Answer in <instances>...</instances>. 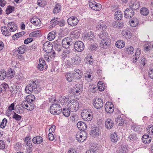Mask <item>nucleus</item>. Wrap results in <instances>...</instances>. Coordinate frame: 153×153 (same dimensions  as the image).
<instances>
[{"instance_id": "f257e3e1", "label": "nucleus", "mask_w": 153, "mask_h": 153, "mask_svg": "<svg viewBox=\"0 0 153 153\" xmlns=\"http://www.w3.org/2000/svg\"><path fill=\"white\" fill-rule=\"evenodd\" d=\"M39 87V82L38 80H32V81H30V82H29L28 85L26 87L25 90L28 94H30L33 91L36 94H38L41 90Z\"/></svg>"}, {"instance_id": "f03ea898", "label": "nucleus", "mask_w": 153, "mask_h": 153, "mask_svg": "<svg viewBox=\"0 0 153 153\" xmlns=\"http://www.w3.org/2000/svg\"><path fill=\"white\" fill-rule=\"evenodd\" d=\"M68 109L72 112H76L79 108V103L75 100H70L68 104Z\"/></svg>"}, {"instance_id": "7ed1b4c3", "label": "nucleus", "mask_w": 153, "mask_h": 153, "mask_svg": "<svg viewBox=\"0 0 153 153\" xmlns=\"http://www.w3.org/2000/svg\"><path fill=\"white\" fill-rule=\"evenodd\" d=\"M50 110L51 113L53 115L60 114L62 112V108L60 105L56 103L52 104L50 106Z\"/></svg>"}, {"instance_id": "20e7f679", "label": "nucleus", "mask_w": 153, "mask_h": 153, "mask_svg": "<svg viewBox=\"0 0 153 153\" xmlns=\"http://www.w3.org/2000/svg\"><path fill=\"white\" fill-rule=\"evenodd\" d=\"M87 134L85 131H81L77 132L76 138L79 142H82L86 139Z\"/></svg>"}, {"instance_id": "39448f33", "label": "nucleus", "mask_w": 153, "mask_h": 153, "mask_svg": "<svg viewBox=\"0 0 153 153\" xmlns=\"http://www.w3.org/2000/svg\"><path fill=\"white\" fill-rule=\"evenodd\" d=\"M94 107L97 109L101 108L103 105V102L102 99L96 97L94 100L93 103Z\"/></svg>"}, {"instance_id": "423d86ee", "label": "nucleus", "mask_w": 153, "mask_h": 153, "mask_svg": "<svg viewBox=\"0 0 153 153\" xmlns=\"http://www.w3.org/2000/svg\"><path fill=\"white\" fill-rule=\"evenodd\" d=\"M94 37V33L92 31H90L85 33L82 36V38L84 40L86 41L87 40H88L89 41H93Z\"/></svg>"}, {"instance_id": "0eeeda50", "label": "nucleus", "mask_w": 153, "mask_h": 153, "mask_svg": "<svg viewBox=\"0 0 153 153\" xmlns=\"http://www.w3.org/2000/svg\"><path fill=\"white\" fill-rule=\"evenodd\" d=\"M67 21L68 24L72 26H76L79 22L77 18L74 16H72L68 18Z\"/></svg>"}, {"instance_id": "6e6552de", "label": "nucleus", "mask_w": 153, "mask_h": 153, "mask_svg": "<svg viewBox=\"0 0 153 153\" xmlns=\"http://www.w3.org/2000/svg\"><path fill=\"white\" fill-rule=\"evenodd\" d=\"M81 116L82 118L85 120L89 121L91 120L92 119L91 114L88 112V111L83 110L81 114Z\"/></svg>"}, {"instance_id": "1a4fd4ad", "label": "nucleus", "mask_w": 153, "mask_h": 153, "mask_svg": "<svg viewBox=\"0 0 153 153\" xmlns=\"http://www.w3.org/2000/svg\"><path fill=\"white\" fill-rule=\"evenodd\" d=\"M134 14V10L132 9L127 8L124 11V17L126 18L129 19L133 17Z\"/></svg>"}, {"instance_id": "9d476101", "label": "nucleus", "mask_w": 153, "mask_h": 153, "mask_svg": "<svg viewBox=\"0 0 153 153\" xmlns=\"http://www.w3.org/2000/svg\"><path fill=\"white\" fill-rule=\"evenodd\" d=\"M140 2L138 1H131L129 4L130 8L133 10H135L139 9L140 7Z\"/></svg>"}, {"instance_id": "9b49d317", "label": "nucleus", "mask_w": 153, "mask_h": 153, "mask_svg": "<svg viewBox=\"0 0 153 153\" xmlns=\"http://www.w3.org/2000/svg\"><path fill=\"white\" fill-rule=\"evenodd\" d=\"M7 27L10 32H14L17 29V27L16 23L14 22H8Z\"/></svg>"}, {"instance_id": "f8f14e48", "label": "nucleus", "mask_w": 153, "mask_h": 153, "mask_svg": "<svg viewBox=\"0 0 153 153\" xmlns=\"http://www.w3.org/2000/svg\"><path fill=\"white\" fill-rule=\"evenodd\" d=\"M111 44L110 41L109 40H108L107 39H102L100 43V48H108L109 47Z\"/></svg>"}, {"instance_id": "ddd939ff", "label": "nucleus", "mask_w": 153, "mask_h": 153, "mask_svg": "<svg viewBox=\"0 0 153 153\" xmlns=\"http://www.w3.org/2000/svg\"><path fill=\"white\" fill-rule=\"evenodd\" d=\"M74 71V72L72 74L73 77L77 79L81 78L82 75V71L79 69H75Z\"/></svg>"}, {"instance_id": "4468645a", "label": "nucleus", "mask_w": 153, "mask_h": 153, "mask_svg": "<svg viewBox=\"0 0 153 153\" xmlns=\"http://www.w3.org/2000/svg\"><path fill=\"white\" fill-rule=\"evenodd\" d=\"M72 62L75 65L79 64L82 61V57L80 55L76 54L71 58Z\"/></svg>"}, {"instance_id": "2eb2a0df", "label": "nucleus", "mask_w": 153, "mask_h": 153, "mask_svg": "<svg viewBox=\"0 0 153 153\" xmlns=\"http://www.w3.org/2000/svg\"><path fill=\"white\" fill-rule=\"evenodd\" d=\"M113 126L114 123L111 119L108 118L106 120L105 122V126L106 128L110 129L112 128Z\"/></svg>"}, {"instance_id": "dca6fc26", "label": "nucleus", "mask_w": 153, "mask_h": 153, "mask_svg": "<svg viewBox=\"0 0 153 153\" xmlns=\"http://www.w3.org/2000/svg\"><path fill=\"white\" fill-rule=\"evenodd\" d=\"M77 126L79 130L82 131H85L87 128L86 123L82 121L79 122L77 123Z\"/></svg>"}, {"instance_id": "f3484780", "label": "nucleus", "mask_w": 153, "mask_h": 153, "mask_svg": "<svg viewBox=\"0 0 153 153\" xmlns=\"http://www.w3.org/2000/svg\"><path fill=\"white\" fill-rule=\"evenodd\" d=\"M112 26L114 28L121 29L124 26L123 23L121 22L114 21L112 23Z\"/></svg>"}, {"instance_id": "a211bd4d", "label": "nucleus", "mask_w": 153, "mask_h": 153, "mask_svg": "<svg viewBox=\"0 0 153 153\" xmlns=\"http://www.w3.org/2000/svg\"><path fill=\"white\" fill-rule=\"evenodd\" d=\"M122 33L124 37L127 40L129 39L132 36L131 33L127 30H124Z\"/></svg>"}, {"instance_id": "6ab92c4d", "label": "nucleus", "mask_w": 153, "mask_h": 153, "mask_svg": "<svg viewBox=\"0 0 153 153\" xmlns=\"http://www.w3.org/2000/svg\"><path fill=\"white\" fill-rule=\"evenodd\" d=\"M100 132L99 131V128L97 127H94L91 130L90 134L93 137L94 136L96 137L99 135V133Z\"/></svg>"}, {"instance_id": "aec40b11", "label": "nucleus", "mask_w": 153, "mask_h": 153, "mask_svg": "<svg viewBox=\"0 0 153 153\" xmlns=\"http://www.w3.org/2000/svg\"><path fill=\"white\" fill-rule=\"evenodd\" d=\"M142 141L143 142L146 144L149 143L152 140L151 137H149L148 134H144L142 137Z\"/></svg>"}, {"instance_id": "412c9836", "label": "nucleus", "mask_w": 153, "mask_h": 153, "mask_svg": "<svg viewBox=\"0 0 153 153\" xmlns=\"http://www.w3.org/2000/svg\"><path fill=\"white\" fill-rule=\"evenodd\" d=\"M62 8V6L59 3L56 4L53 9V13L55 14L57 13L60 12Z\"/></svg>"}, {"instance_id": "4be33fe9", "label": "nucleus", "mask_w": 153, "mask_h": 153, "mask_svg": "<svg viewBox=\"0 0 153 153\" xmlns=\"http://www.w3.org/2000/svg\"><path fill=\"white\" fill-rule=\"evenodd\" d=\"M6 77L8 79H10L13 78L15 75V73L14 70L12 69H10L6 72Z\"/></svg>"}, {"instance_id": "5701e85b", "label": "nucleus", "mask_w": 153, "mask_h": 153, "mask_svg": "<svg viewBox=\"0 0 153 153\" xmlns=\"http://www.w3.org/2000/svg\"><path fill=\"white\" fill-rule=\"evenodd\" d=\"M32 141L35 144H40L43 142V139L41 137L38 136L34 137L32 140Z\"/></svg>"}, {"instance_id": "b1692460", "label": "nucleus", "mask_w": 153, "mask_h": 153, "mask_svg": "<svg viewBox=\"0 0 153 153\" xmlns=\"http://www.w3.org/2000/svg\"><path fill=\"white\" fill-rule=\"evenodd\" d=\"M1 30L2 34L5 36H9L11 35V33L6 26L2 27Z\"/></svg>"}, {"instance_id": "393cba45", "label": "nucleus", "mask_w": 153, "mask_h": 153, "mask_svg": "<svg viewBox=\"0 0 153 153\" xmlns=\"http://www.w3.org/2000/svg\"><path fill=\"white\" fill-rule=\"evenodd\" d=\"M68 49L69 48H65V49L63 51L62 56V60H64L65 57H69L70 56V53H71V52Z\"/></svg>"}, {"instance_id": "a878e982", "label": "nucleus", "mask_w": 153, "mask_h": 153, "mask_svg": "<svg viewBox=\"0 0 153 153\" xmlns=\"http://www.w3.org/2000/svg\"><path fill=\"white\" fill-rule=\"evenodd\" d=\"M114 19L116 20H120L123 17V15L120 10H118L114 14Z\"/></svg>"}, {"instance_id": "bb28decb", "label": "nucleus", "mask_w": 153, "mask_h": 153, "mask_svg": "<svg viewBox=\"0 0 153 153\" xmlns=\"http://www.w3.org/2000/svg\"><path fill=\"white\" fill-rule=\"evenodd\" d=\"M115 45L117 48H123L125 46V43L123 40H120L117 41Z\"/></svg>"}, {"instance_id": "cd10ccee", "label": "nucleus", "mask_w": 153, "mask_h": 153, "mask_svg": "<svg viewBox=\"0 0 153 153\" xmlns=\"http://www.w3.org/2000/svg\"><path fill=\"white\" fill-rule=\"evenodd\" d=\"M35 99V97L33 95L30 94L26 97V101L28 104H29L33 102Z\"/></svg>"}, {"instance_id": "c85d7f7f", "label": "nucleus", "mask_w": 153, "mask_h": 153, "mask_svg": "<svg viewBox=\"0 0 153 153\" xmlns=\"http://www.w3.org/2000/svg\"><path fill=\"white\" fill-rule=\"evenodd\" d=\"M25 33L26 32L24 31L17 33L12 36V38L14 40H15L19 37H20L22 36L25 35Z\"/></svg>"}, {"instance_id": "c756f323", "label": "nucleus", "mask_w": 153, "mask_h": 153, "mask_svg": "<svg viewBox=\"0 0 153 153\" xmlns=\"http://www.w3.org/2000/svg\"><path fill=\"white\" fill-rule=\"evenodd\" d=\"M84 43L81 41H77L74 45V48H84Z\"/></svg>"}, {"instance_id": "7c9ffc66", "label": "nucleus", "mask_w": 153, "mask_h": 153, "mask_svg": "<svg viewBox=\"0 0 153 153\" xmlns=\"http://www.w3.org/2000/svg\"><path fill=\"white\" fill-rule=\"evenodd\" d=\"M15 8L14 7L11 5L7 6L5 10L6 14L9 15L13 12L14 11Z\"/></svg>"}, {"instance_id": "2f4dec72", "label": "nucleus", "mask_w": 153, "mask_h": 153, "mask_svg": "<svg viewBox=\"0 0 153 153\" xmlns=\"http://www.w3.org/2000/svg\"><path fill=\"white\" fill-rule=\"evenodd\" d=\"M71 111L68 108H64L62 110V113L64 116L66 117H68L70 116Z\"/></svg>"}, {"instance_id": "473e14b6", "label": "nucleus", "mask_w": 153, "mask_h": 153, "mask_svg": "<svg viewBox=\"0 0 153 153\" xmlns=\"http://www.w3.org/2000/svg\"><path fill=\"white\" fill-rule=\"evenodd\" d=\"M140 13L143 16H146L149 13V10L146 7H143L140 9Z\"/></svg>"}, {"instance_id": "72a5a7b5", "label": "nucleus", "mask_w": 153, "mask_h": 153, "mask_svg": "<svg viewBox=\"0 0 153 153\" xmlns=\"http://www.w3.org/2000/svg\"><path fill=\"white\" fill-rule=\"evenodd\" d=\"M56 34V33L55 32L52 31L48 33V39L49 40H52L55 38Z\"/></svg>"}, {"instance_id": "f704fd0d", "label": "nucleus", "mask_w": 153, "mask_h": 153, "mask_svg": "<svg viewBox=\"0 0 153 153\" xmlns=\"http://www.w3.org/2000/svg\"><path fill=\"white\" fill-rule=\"evenodd\" d=\"M37 4L41 7H44L47 4L45 0H37Z\"/></svg>"}, {"instance_id": "c9c22d12", "label": "nucleus", "mask_w": 153, "mask_h": 153, "mask_svg": "<svg viewBox=\"0 0 153 153\" xmlns=\"http://www.w3.org/2000/svg\"><path fill=\"white\" fill-rule=\"evenodd\" d=\"M111 140L113 143L116 142L118 140V136L116 133L114 132L111 135Z\"/></svg>"}, {"instance_id": "e433bc0d", "label": "nucleus", "mask_w": 153, "mask_h": 153, "mask_svg": "<svg viewBox=\"0 0 153 153\" xmlns=\"http://www.w3.org/2000/svg\"><path fill=\"white\" fill-rule=\"evenodd\" d=\"M115 120L117 123H119L118 124L119 126H122L124 124L125 121L120 116L117 117Z\"/></svg>"}, {"instance_id": "4c0bfd02", "label": "nucleus", "mask_w": 153, "mask_h": 153, "mask_svg": "<svg viewBox=\"0 0 153 153\" xmlns=\"http://www.w3.org/2000/svg\"><path fill=\"white\" fill-rule=\"evenodd\" d=\"M6 76V71L4 69L0 70V79L4 80Z\"/></svg>"}, {"instance_id": "58836bf2", "label": "nucleus", "mask_w": 153, "mask_h": 153, "mask_svg": "<svg viewBox=\"0 0 153 153\" xmlns=\"http://www.w3.org/2000/svg\"><path fill=\"white\" fill-rule=\"evenodd\" d=\"M137 20V19L135 18L134 19V20H131V22L130 21L131 26L133 27H136L139 23L138 21Z\"/></svg>"}, {"instance_id": "ea45409f", "label": "nucleus", "mask_w": 153, "mask_h": 153, "mask_svg": "<svg viewBox=\"0 0 153 153\" xmlns=\"http://www.w3.org/2000/svg\"><path fill=\"white\" fill-rule=\"evenodd\" d=\"M147 131L149 135H153V125H149L146 128Z\"/></svg>"}, {"instance_id": "a19ab883", "label": "nucleus", "mask_w": 153, "mask_h": 153, "mask_svg": "<svg viewBox=\"0 0 153 153\" xmlns=\"http://www.w3.org/2000/svg\"><path fill=\"white\" fill-rule=\"evenodd\" d=\"M72 75V74L71 73L67 74L65 75V78L69 82L73 81L74 78Z\"/></svg>"}, {"instance_id": "79ce46f5", "label": "nucleus", "mask_w": 153, "mask_h": 153, "mask_svg": "<svg viewBox=\"0 0 153 153\" xmlns=\"http://www.w3.org/2000/svg\"><path fill=\"white\" fill-rule=\"evenodd\" d=\"M40 32L39 30H36L33 32L29 35V36L31 37L39 36Z\"/></svg>"}, {"instance_id": "37998d69", "label": "nucleus", "mask_w": 153, "mask_h": 153, "mask_svg": "<svg viewBox=\"0 0 153 153\" xmlns=\"http://www.w3.org/2000/svg\"><path fill=\"white\" fill-rule=\"evenodd\" d=\"M107 34L105 31H101L99 35V37L102 39H107Z\"/></svg>"}, {"instance_id": "c03bdc74", "label": "nucleus", "mask_w": 153, "mask_h": 153, "mask_svg": "<svg viewBox=\"0 0 153 153\" xmlns=\"http://www.w3.org/2000/svg\"><path fill=\"white\" fill-rule=\"evenodd\" d=\"M128 138L130 141H134L137 139V135L135 133L131 134L128 136Z\"/></svg>"}, {"instance_id": "a18cd8bd", "label": "nucleus", "mask_w": 153, "mask_h": 153, "mask_svg": "<svg viewBox=\"0 0 153 153\" xmlns=\"http://www.w3.org/2000/svg\"><path fill=\"white\" fill-rule=\"evenodd\" d=\"M102 6L101 5L100 3H97L96 2L94 5V8L93 10L98 11L100 10L102 8Z\"/></svg>"}, {"instance_id": "49530a36", "label": "nucleus", "mask_w": 153, "mask_h": 153, "mask_svg": "<svg viewBox=\"0 0 153 153\" xmlns=\"http://www.w3.org/2000/svg\"><path fill=\"white\" fill-rule=\"evenodd\" d=\"M53 48V45L50 42L47 41L45 42L43 44V48Z\"/></svg>"}, {"instance_id": "de8ad7c7", "label": "nucleus", "mask_w": 153, "mask_h": 153, "mask_svg": "<svg viewBox=\"0 0 153 153\" xmlns=\"http://www.w3.org/2000/svg\"><path fill=\"white\" fill-rule=\"evenodd\" d=\"M131 129L138 133L140 132L141 130V129L139 126L135 125L133 126H132Z\"/></svg>"}, {"instance_id": "09e8293b", "label": "nucleus", "mask_w": 153, "mask_h": 153, "mask_svg": "<svg viewBox=\"0 0 153 153\" xmlns=\"http://www.w3.org/2000/svg\"><path fill=\"white\" fill-rule=\"evenodd\" d=\"M72 34L75 38H78L80 35V32L78 30H74L72 32Z\"/></svg>"}, {"instance_id": "8fccbe9b", "label": "nucleus", "mask_w": 153, "mask_h": 153, "mask_svg": "<svg viewBox=\"0 0 153 153\" xmlns=\"http://www.w3.org/2000/svg\"><path fill=\"white\" fill-rule=\"evenodd\" d=\"M7 122V120L6 119L4 118L1 122V124L0 127L2 128H4L6 126V124Z\"/></svg>"}, {"instance_id": "3c124183", "label": "nucleus", "mask_w": 153, "mask_h": 153, "mask_svg": "<svg viewBox=\"0 0 153 153\" xmlns=\"http://www.w3.org/2000/svg\"><path fill=\"white\" fill-rule=\"evenodd\" d=\"M47 65H43L41 64H38V68L40 71L45 70L47 68Z\"/></svg>"}, {"instance_id": "603ef678", "label": "nucleus", "mask_w": 153, "mask_h": 153, "mask_svg": "<svg viewBox=\"0 0 153 153\" xmlns=\"http://www.w3.org/2000/svg\"><path fill=\"white\" fill-rule=\"evenodd\" d=\"M13 113H14V114L13 117V118L17 121H19L22 118V116L18 114L14 111H13Z\"/></svg>"}, {"instance_id": "864d4df0", "label": "nucleus", "mask_w": 153, "mask_h": 153, "mask_svg": "<svg viewBox=\"0 0 153 153\" xmlns=\"http://www.w3.org/2000/svg\"><path fill=\"white\" fill-rule=\"evenodd\" d=\"M69 99H67L66 97H63L62 98L60 101L61 104L63 105L67 104L69 101Z\"/></svg>"}, {"instance_id": "5fc2aeb1", "label": "nucleus", "mask_w": 153, "mask_h": 153, "mask_svg": "<svg viewBox=\"0 0 153 153\" xmlns=\"http://www.w3.org/2000/svg\"><path fill=\"white\" fill-rule=\"evenodd\" d=\"M96 2L94 0H90L89 1V6L93 10L94 8V5L95 4Z\"/></svg>"}, {"instance_id": "6e6d98bb", "label": "nucleus", "mask_w": 153, "mask_h": 153, "mask_svg": "<svg viewBox=\"0 0 153 153\" xmlns=\"http://www.w3.org/2000/svg\"><path fill=\"white\" fill-rule=\"evenodd\" d=\"M113 105H112L110 107H109V108L106 109V111L108 113H111L114 111V107L113 106Z\"/></svg>"}, {"instance_id": "4d7b16f0", "label": "nucleus", "mask_w": 153, "mask_h": 153, "mask_svg": "<svg viewBox=\"0 0 153 153\" xmlns=\"http://www.w3.org/2000/svg\"><path fill=\"white\" fill-rule=\"evenodd\" d=\"M76 88H77V89H79V90H76V89H75V90H76V91H75V92H76V94H77L79 93V91H80L81 89H82L83 87L81 85H80V84H77L76 85Z\"/></svg>"}, {"instance_id": "13d9d810", "label": "nucleus", "mask_w": 153, "mask_h": 153, "mask_svg": "<svg viewBox=\"0 0 153 153\" xmlns=\"http://www.w3.org/2000/svg\"><path fill=\"white\" fill-rule=\"evenodd\" d=\"M101 82H99L98 83V87L100 91H104L105 89V88L101 84Z\"/></svg>"}, {"instance_id": "bf43d9fd", "label": "nucleus", "mask_w": 153, "mask_h": 153, "mask_svg": "<svg viewBox=\"0 0 153 153\" xmlns=\"http://www.w3.org/2000/svg\"><path fill=\"white\" fill-rule=\"evenodd\" d=\"M107 27L105 25L100 24V29L101 30V31H105L107 29Z\"/></svg>"}, {"instance_id": "052dcab7", "label": "nucleus", "mask_w": 153, "mask_h": 153, "mask_svg": "<svg viewBox=\"0 0 153 153\" xmlns=\"http://www.w3.org/2000/svg\"><path fill=\"white\" fill-rule=\"evenodd\" d=\"M149 77L151 79H153V68H150L148 72Z\"/></svg>"}, {"instance_id": "680f3d73", "label": "nucleus", "mask_w": 153, "mask_h": 153, "mask_svg": "<svg viewBox=\"0 0 153 153\" xmlns=\"http://www.w3.org/2000/svg\"><path fill=\"white\" fill-rule=\"evenodd\" d=\"M67 43V41L66 39H63L62 42V47L64 48H69V46L66 47V45Z\"/></svg>"}, {"instance_id": "e2e57ef3", "label": "nucleus", "mask_w": 153, "mask_h": 153, "mask_svg": "<svg viewBox=\"0 0 153 153\" xmlns=\"http://www.w3.org/2000/svg\"><path fill=\"white\" fill-rule=\"evenodd\" d=\"M39 19L36 16H33L31 18H30V22L33 23V24L35 23V22H36L37 19Z\"/></svg>"}, {"instance_id": "0e129e2a", "label": "nucleus", "mask_w": 153, "mask_h": 153, "mask_svg": "<svg viewBox=\"0 0 153 153\" xmlns=\"http://www.w3.org/2000/svg\"><path fill=\"white\" fill-rule=\"evenodd\" d=\"M53 48H50L49 49L47 50V48H43V50L48 53V55L51 56V52L52 51Z\"/></svg>"}, {"instance_id": "69168bd1", "label": "nucleus", "mask_w": 153, "mask_h": 153, "mask_svg": "<svg viewBox=\"0 0 153 153\" xmlns=\"http://www.w3.org/2000/svg\"><path fill=\"white\" fill-rule=\"evenodd\" d=\"M33 38H29L26 39L24 40V43L25 44H27L29 43L32 42L33 41Z\"/></svg>"}, {"instance_id": "338daca9", "label": "nucleus", "mask_w": 153, "mask_h": 153, "mask_svg": "<svg viewBox=\"0 0 153 153\" xmlns=\"http://www.w3.org/2000/svg\"><path fill=\"white\" fill-rule=\"evenodd\" d=\"M4 143L3 140H0V150H3L5 148Z\"/></svg>"}, {"instance_id": "774afa93", "label": "nucleus", "mask_w": 153, "mask_h": 153, "mask_svg": "<svg viewBox=\"0 0 153 153\" xmlns=\"http://www.w3.org/2000/svg\"><path fill=\"white\" fill-rule=\"evenodd\" d=\"M56 129V126L54 125L52 126L50 128L49 130V132L50 133H52L54 132L55 130Z\"/></svg>"}]
</instances>
